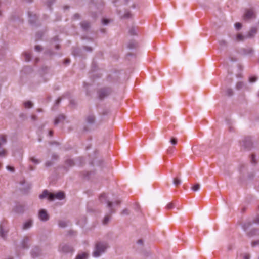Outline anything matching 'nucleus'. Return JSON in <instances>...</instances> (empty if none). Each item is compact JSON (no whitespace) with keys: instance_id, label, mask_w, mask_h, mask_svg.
I'll use <instances>...</instances> for the list:
<instances>
[{"instance_id":"nucleus-1","label":"nucleus","mask_w":259,"mask_h":259,"mask_svg":"<svg viewBox=\"0 0 259 259\" xmlns=\"http://www.w3.org/2000/svg\"><path fill=\"white\" fill-rule=\"evenodd\" d=\"M107 248V245L105 243L99 242L96 244L95 250L93 253L94 257H99L100 254L104 252Z\"/></svg>"},{"instance_id":"nucleus-2","label":"nucleus","mask_w":259,"mask_h":259,"mask_svg":"<svg viewBox=\"0 0 259 259\" xmlns=\"http://www.w3.org/2000/svg\"><path fill=\"white\" fill-rule=\"evenodd\" d=\"M65 197L64 193L63 192H59L56 194H50L49 196V200L50 201L53 200L54 199H58L59 200L63 199Z\"/></svg>"},{"instance_id":"nucleus-3","label":"nucleus","mask_w":259,"mask_h":259,"mask_svg":"<svg viewBox=\"0 0 259 259\" xmlns=\"http://www.w3.org/2000/svg\"><path fill=\"white\" fill-rule=\"evenodd\" d=\"M255 17V15L252 9H249L246 10V12L244 15V19L248 20L249 19L254 18Z\"/></svg>"},{"instance_id":"nucleus-4","label":"nucleus","mask_w":259,"mask_h":259,"mask_svg":"<svg viewBox=\"0 0 259 259\" xmlns=\"http://www.w3.org/2000/svg\"><path fill=\"white\" fill-rule=\"evenodd\" d=\"M39 217L42 221H47L49 219V217L46 211L44 209L40 210L39 212Z\"/></svg>"},{"instance_id":"nucleus-5","label":"nucleus","mask_w":259,"mask_h":259,"mask_svg":"<svg viewBox=\"0 0 259 259\" xmlns=\"http://www.w3.org/2000/svg\"><path fill=\"white\" fill-rule=\"evenodd\" d=\"M110 94V92L109 90L106 89H103L100 91L99 92V97L100 98H103L105 96H107Z\"/></svg>"},{"instance_id":"nucleus-6","label":"nucleus","mask_w":259,"mask_h":259,"mask_svg":"<svg viewBox=\"0 0 259 259\" xmlns=\"http://www.w3.org/2000/svg\"><path fill=\"white\" fill-rule=\"evenodd\" d=\"M257 32V29L256 28H252L250 31L248 33V37H252Z\"/></svg>"},{"instance_id":"nucleus-7","label":"nucleus","mask_w":259,"mask_h":259,"mask_svg":"<svg viewBox=\"0 0 259 259\" xmlns=\"http://www.w3.org/2000/svg\"><path fill=\"white\" fill-rule=\"evenodd\" d=\"M32 223L31 220H29L26 222L23 225V229H27L29 228L32 226Z\"/></svg>"},{"instance_id":"nucleus-8","label":"nucleus","mask_w":259,"mask_h":259,"mask_svg":"<svg viewBox=\"0 0 259 259\" xmlns=\"http://www.w3.org/2000/svg\"><path fill=\"white\" fill-rule=\"evenodd\" d=\"M61 250L63 252H67L72 251V248L68 246H63L61 247Z\"/></svg>"},{"instance_id":"nucleus-9","label":"nucleus","mask_w":259,"mask_h":259,"mask_svg":"<svg viewBox=\"0 0 259 259\" xmlns=\"http://www.w3.org/2000/svg\"><path fill=\"white\" fill-rule=\"evenodd\" d=\"M65 119V117L62 115H59L58 117H57L54 121L55 124H57L60 121L64 120Z\"/></svg>"},{"instance_id":"nucleus-10","label":"nucleus","mask_w":259,"mask_h":259,"mask_svg":"<svg viewBox=\"0 0 259 259\" xmlns=\"http://www.w3.org/2000/svg\"><path fill=\"white\" fill-rule=\"evenodd\" d=\"M51 193H49V192L47 190H45V191H44L42 193L39 195V198L40 199H43V198H46L47 197H49V195Z\"/></svg>"},{"instance_id":"nucleus-11","label":"nucleus","mask_w":259,"mask_h":259,"mask_svg":"<svg viewBox=\"0 0 259 259\" xmlns=\"http://www.w3.org/2000/svg\"><path fill=\"white\" fill-rule=\"evenodd\" d=\"M88 256V254L87 253H83L80 254H78L75 259H86Z\"/></svg>"},{"instance_id":"nucleus-12","label":"nucleus","mask_w":259,"mask_h":259,"mask_svg":"<svg viewBox=\"0 0 259 259\" xmlns=\"http://www.w3.org/2000/svg\"><path fill=\"white\" fill-rule=\"evenodd\" d=\"M173 183L177 187L181 183V180L178 177L175 178L173 180Z\"/></svg>"},{"instance_id":"nucleus-13","label":"nucleus","mask_w":259,"mask_h":259,"mask_svg":"<svg viewBox=\"0 0 259 259\" xmlns=\"http://www.w3.org/2000/svg\"><path fill=\"white\" fill-rule=\"evenodd\" d=\"M6 143V137L4 135L0 136V147Z\"/></svg>"},{"instance_id":"nucleus-14","label":"nucleus","mask_w":259,"mask_h":259,"mask_svg":"<svg viewBox=\"0 0 259 259\" xmlns=\"http://www.w3.org/2000/svg\"><path fill=\"white\" fill-rule=\"evenodd\" d=\"M176 206V203L173 202L169 203L166 205V209H171L174 208Z\"/></svg>"},{"instance_id":"nucleus-15","label":"nucleus","mask_w":259,"mask_h":259,"mask_svg":"<svg viewBox=\"0 0 259 259\" xmlns=\"http://www.w3.org/2000/svg\"><path fill=\"white\" fill-rule=\"evenodd\" d=\"M33 104L30 101H27L24 103V106L27 108H30L32 107Z\"/></svg>"},{"instance_id":"nucleus-16","label":"nucleus","mask_w":259,"mask_h":259,"mask_svg":"<svg viewBox=\"0 0 259 259\" xmlns=\"http://www.w3.org/2000/svg\"><path fill=\"white\" fill-rule=\"evenodd\" d=\"M87 121L89 122V123H93L94 120H95V117L94 116H92V115H90L87 118Z\"/></svg>"},{"instance_id":"nucleus-17","label":"nucleus","mask_w":259,"mask_h":259,"mask_svg":"<svg viewBox=\"0 0 259 259\" xmlns=\"http://www.w3.org/2000/svg\"><path fill=\"white\" fill-rule=\"evenodd\" d=\"M177 142H178V140L176 138L172 137L170 138V143L172 145H176L177 144Z\"/></svg>"},{"instance_id":"nucleus-18","label":"nucleus","mask_w":259,"mask_h":259,"mask_svg":"<svg viewBox=\"0 0 259 259\" xmlns=\"http://www.w3.org/2000/svg\"><path fill=\"white\" fill-rule=\"evenodd\" d=\"M244 36L241 34H238L236 36V38L238 41H242L244 39Z\"/></svg>"},{"instance_id":"nucleus-19","label":"nucleus","mask_w":259,"mask_h":259,"mask_svg":"<svg viewBox=\"0 0 259 259\" xmlns=\"http://www.w3.org/2000/svg\"><path fill=\"white\" fill-rule=\"evenodd\" d=\"M199 188L200 185L199 184H196L192 187V189L194 191H198L199 189Z\"/></svg>"},{"instance_id":"nucleus-20","label":"nucleus","mask_w":259,"mask_h":259,"mask_svg":"<svg viewBox=\"0 0 259 259\" xmlns=\"http://www.w3.org/2000/svg\"><path fill=\"white\" fill-rule=\"evenodd\" d=\"M25 61H29L31 59V55L29 53L25 54Z\"/></svg>"},{"instance_id":"nucleus-21","label":"nucleus","mask_w":259,"mask_h":259,"mask_svg":"<svg viewBox=\"0 0 259 259\" xmlns=\"http://www.w3.org/2000/svg\"><path fill=\"white\" fill-rule=\"evenodd\" d=\"M242 25L240 23L237 22L235 24V27L237 29H240L241 28Z\"/></svg>"},{"instance_id":"nucleus-22","label":"nucleus","mask_w":259,"mask_h":259,"mask_svg":"<svg viewBox=\"0 0 259 259\" xmlns=\"http://www.w3.org/2000/svg\"><path fill=\"white\" fill-rule=\"evenodd\" d=\"M59 225L61 227H65L66 226V223L64 221H60Z\"/></svg>"},{"instance_id":"nucleus-23","label":"nucleus","mask_w":259,"mask_h":259,"mask_svg":"<svg viewBox=\"0 0 259 259\" xmlns=\"http://www.w3.org/2000/svg\"><path fill=\"white\" fill-rule=\"evenodd\" d=\"M6 151L5 149L0 151V156L5 157L6 155Z\"/></svg>"},{"instance_id":"nucleus-24","label":"nucleus","mask_w":259,"mask_h":259,"mask_svg":"<svg viewBox=\"0 0 259 259\" xmlns=\"http://www.w3.org/2000/svg\"><path fill=\"white\" fill-rule=\"evenodd\" d=\"M109 216H108V215L105 216L103 220V224H106L108 223V222L109 221Z\"/></svg>"},{"instance_id":"nucleus-25","label":"nucleus","mask_w":259,"mask_h":259,"mask_svg":"<svg viewBox=\"0 0 259 259\" xmlns=\"http://www.w3.org/2000/svg\"><path fill=\"white\" fill-rule=\"evenodd\" d=\"M257 79V78L255 76H252L249 78V81L250 82H255Z\"/></svg>"},{"instance_id":"nucleus-26","label":"nucleus","mask_w":259,"mask_h":259,"mask_svg":"<svg viewBox=\"0 0 259 259\" xmlns=\"http://www.w3.org/2000/svg\"><path fill=\"white\" fill-rule=\"evenodd\" d=\"M28 241V237H25V238H24L23 241V248H26V247H27V246H25V245H24V243H25V242H27Z\"/></svg>"},{"instance_id":"nucleus-27","label":"nucleus","mask_w":259,"mask_h":259,"mask_svg":"<svg viewBox=\"0 0 259 259\" xmlns=\"http://www.w3.org/2000/svg\"><path fill=\"white\" fill-rule=\"evenodd\" d=\"M243 83L242 82H238L236 85V87L238 89H241L243 86Z\"/></svg>"},{"instance_id":"nucleus-28","label":"nucleus","mask_w":259,"mask_h":259,"mask_svg":"<svg viewBox=\"0 0 259 259\" xmlns=\"http://www.w3.org/2000/svg\"><path fill=\"white\" fill-rule=\"evenodd\" d=\"M31 161H32L33 162H34V163H38L39 162V160H37V159H35V158H34V157H32V158H31Z\"/></svg>"},{"instance_id":"nucleus-29","label":"nucleus","mask_w":259,"mask_h":259,"mask_svg":"<svg viewBox=\"0 0 259 259\" xmlns=\"http://www.w3.org/2000/svg\"><path fill=\"white\" fill-rule=\"evenodd\" d=\"M7 169L8 170H10L12 172H14V167H12V166H7Z\"/></svg>"},{"instance_id":"nucleus-30","label":"nucleus","mask_w":259,"mask_h":259,"mask_svg":"<svg viewBox=\"0 0 259 259\" xmlns=\"http://www.w3.org/2000/svg\"><path fill=\"white\" fill-rule=\"evenodd\" d=\"M82 26L84 28L86 29L89 27V24L87 23H82Z\"/></svg>"},{"instance_id":"nucleus-31","label":"nucleus","mask_w":259,"mask_h":259,"mask_svg":"<svg viewBox=\"0 0 259 259\" xmlns=\"http://www.w3.org/2000/svg\"><path fill=\"white\" fill-rule=\"evenodd\" d=\"M251 162L254 163H256V161H255V156L253 154L251 155Z\"/></svg>"},{"instance_id":"nucleus-32","label":"nucleus","mask_w":259,"mask_h":259,"mask_svg":"<svg viewBox=\"0 0 259 259\" xmlns=\"http://www.w3.org/2000/svg\"><path fill=\"white\" fill-rule=\"evenodd\" d=\"M227 94L228 96H230L232 94V91L231 89H228L227 91Z\"/></svg>"},{"instance_id":"nucleus-33","label":"nucleus","mask_w":259,"mask_h":259,"mask_svg":"<svg viewBox=\"0 0 259 259\" xmlns=\"http://www.w3.org/2000/svg\"><path fill=\"white\" fill-rule=\"evenodd\" d=\"M35 49L37 51H39L41 50V47L39 46H36Z\"/></svg>"},{"instance_id":"nucleus-34","label":"nucleus","mask_w":259,"mask_h":259,"mask_svg":"<svg viewBox=\"0 0 259 259\" xmlns=\"http://www.w3.org/2000/svg\"><path fill=\"white\" fill-rule=\"evenodd\" d=\"M103 23H104V24H107L108 23V20L106 19H103Z\"/></svg>"},{"instance_id":"nucleus-35","label":"nucleus","mask_w":259,"mask_h":259,"mask_svg":"<svg viewBox=\"0 0 259 259\" xmlns=\"http://www.w3.org/2000/svg\"><path fill=\"white\" fill-rule=\"evenodd\" d=\"M0 234H1V236L4 238L5 237V234L4 233V232H3L2 230H1V231H0Z\"/></svg>"},{"instance_id":"nucleus-36","label":"nucleus","mask_w":259,"mask_h":259,"mask_svg":"<svg viewBox=\"0 0 259 259\" xmlns=\"http://www.w3.org/2000/svg\"><path fill=\"white\" fill-rule=\"evenodd\" d=\"M244 259H249V255L248 254H245L244 255Z\"/></svg>"},{"instance_id":"nucleus-37","label":"nucleus","mask_w":259,"mask_h":259,"mask_svg":"<svg viewBox=\"0 0 259 259\" xmlns=\"http://www.w3.org/2000/svg\"><path fill=\"white\" fill-rule=\"evenodd\" d=\"M112 202H111L110 201L108 202V207H111L112 206Z\"/></svg>"},{"instance_id":"nucleus-38","label":"nucleus","mask_w":259,"mask_h":259,"mask_svg":"<svg viewBox=\"0 0 259 259\" xmlns=\"http://www.w3.org/2000/svg\"><path fill=\"white\" fill-rule=\"evenodd\" d=\"M255 222L257 223H259V216L257 217V218L256 219Z\"/></svg>"},{"instance_id":"nucleus-39","label":"nucleus","mask_w":259,"mask_h":259,"mask_svg":"<svg viewBox=\"0 0 259 259\" xmlns=\"http://www.w3.org/2000/svg\"><path fill=\"white\" fill-rule=\"evenodd\" d=\"M103 197H104V198H105V197H106V195H105V194H103V195H101V199H102V198H103Z\"/></svg>"},{"instance_id":"nucleus-40","label":"nucleus","mask_w":259,"mask_h":259,"mask_svg":"<svg viewBox=\"0 0 259 259\" xmlns=\"http://www.w3.org/2000/svg\"><path fill=\"white\" fill-rule=\"evenodd\" d=\"M53 134V132L52 131H50L49 132V135L51 136Z\"/></svg>"},{"instance_id":"nucleus-41","label":"nucleus","mask_w":259,"mask_h":259,"mask_svg":"<svg viewBox=\"0 0 259 259\" xmlns=\"http://www.w3.org/2000/svg\"><path fill=\"white\" fill-rule=\"evenodd\" d=\"M65 62L66 63H68L70 62V60H66Z\"/></svg>"},{"instance_id":"nucleus-42","label":"nucleus","mask_w":259,"mask_h":259,"mask_svg":"<svg viewBox=\"0 0 259 259\" xmlns=\"http://www.w3.org/2000/svg\"><path fill=\"white\" fill-rule=\"evenodd\" d=\"M60 99H58L57 100V103H59V102H60Z\"/></svg>"},{"instance_id":"nucleus-43","label":"nucleus","mask_w":259,"mask_h":259,"mask_svg":"<svg viewBox=\"0 0 259 259\" xmlns=\"http://www.w3.org/2000/svg\"><path fill=\"white\" fill-rule=\"evenodd\" d=\"M138 243H142V241L141 240H139Z\"/></svg>"},{"instance_id":"nucleus-44","label":"nucleus","mask_w":259,"mask_h":259,"mask_svg":"<svg viewBox=\"0 0 259 259\" xmlns=\"http://www.w3.org/2000/svg\"><path fill=\"white\" fill-rule=\"evenodd\" d=\"M124 212H125V213H127V212H126V210H124V211H123V213H124Z\"/></svg>"},{"instance_id":"nucleus-45","label":"nucleus","mask_w":259,"mask_h":259,"mask_svg":"<svg viewBox=\"0 0 259 259\" xmlns=\"http://www.w3.org/2000/svg\"><path fill=\"white\" fill-rule=\"evenodd\" d=\"M32 118L35 119V116H32Z\"/></svg>"},{"instance_id":"nucleus-46","label":"nucleus","mask_w":259,"mask_h":259,"mask_svg":"<svg viewBox=\"0 0 259 259\" xmlns=\"http://www.w3.org/2000/svg\"><path fill=\"white\" fill-rule=\"evenodd\" d=\"M2 166V163L0 162V167H1Z\"/></svg>"}]
</instances>
